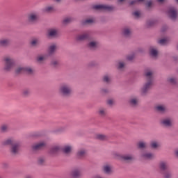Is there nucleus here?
<instances>
[{"mask_svg": "<svg viewBox=\"0 0 178 178\" xmlns=\"http://www.w3.org/2000/svg\"><path fill=\"white\" fill-rule=\"evenodd\" d=\"M138 147L140 149H143L144 148H147V143H145V142L140 141L138 143Z\"/></svg>", "mask_w": 178, "mask_h": 178, "instance_id": "obj_28", "label": "nucleus"}, {"mask_svg": "<svg viewBox=\"0 0 178 178\" xmlns=\"http://www.w3.org/2000/svg\"><path fill=\"white\" fill-rule=\"evenodd\" d=\"M86 152L84 149H81L77 152V156L78 158H83V156H86Z\"/></svg>", "mask_w": 178, "mask_h": 178, "instance_id": "obj_26", "label": "nucleus"}, {"mask_svg": "<svg viewBox=\"0 0 178 178\" xmlns=\"http://www.w3.org/2000/svg\"><path fill=\"white\" fill-rule=\"evenodd\" d=\"M95 22V19L94 18H90L84 21V24H92V23Z\"/></svg>", "mask_w": 178, "mask_h": 178, "instance_id": "obj_31", "label": "nucleus"}, {"mask_svg": "<svg viewBox=\"0 0 178 178\" xmlns=\"http://www.w3.org/2000/svg\"><path fill=\"white\" fill-rule=\"evenodd\" d=\"M150 145L152 148H158V147H159V143L156 141H152Z\"/></svg>", "mask_w": 178, "mask_h": 178, "instance_id": "obj_35", "label": "nucleus"}, {"mask_svg": "<svg viewBox=\"0 0 178 178\" xmlns=\"http://www.w3.org/2000/svg\"><path fill=\"white\" fill-rule=\"evenodd\" d=\"M159 168L161 170H166V169H168V163H166L165 161L160 162Z\"/></svg>", "mask_w": 178, "mask_h": 178, "instance_id": "obj_21", "label": "nucleus"}, {"mask_svg": "<svg viewBox=\"0 0 178 178\" xmlns=\"http://www.w3.org/2000/svg\"><path fill=\"white\" fill-rule=\"evenodd\" d=\"M1 131L3 133H6V131H9V124H2L1 127Z\"/></svg>", "mask_w": 178, "mask_h": 178, "instance_id": "obj_24", "label": "nucleus"}, {"mask_svg": "<svg viewBox=\"0 0 178 178\" xmlns=\"http://www.w3.org/2000/svg\"><path fill=\"white\" fill-rule=\"evenodd\" d=\"M151 5H152V1H149L147 3V8H150Z\"/></svg>", "mask_w": 178, "mask_h": 178, "instance_id": "obj_50", "label": "nucleus"}, {"mask_svg": "<svg viewBox=\"0 0 178 178\" xmlns=\"http://www.w3.org/2000/svg\"><path fill=\"white\" fill-rule=\"evenodd\" d=\"M49 37H56L58 35V31L56 29H50L48 31Z\"/></svg>", "mask_w": 178, "mask_h": 178, "instance_id": "obj_20", "label": "nucleus"}, {"mask_svg": "<svg viewBox=\"0 0 178 178\" xmlns=\"http://www.w3.org/2000/svg\"><path fill=\"white\" fill-rule=\"evenodd\" d=\"M127 59L128 60H133L134 59V54H131L127 56Z\"/></svg>", "mask_w": 178, "mask_h": 178, "instance_id": "obj_46", "label": "nucleus"}, {"mask_svg": "<svg viewBox=\"0 0 178 178\" xmlns=\"http://www.w3.org/2000/svg\"><path fill=\"white\" fill-rule=\"evenodd\" d=\"M58 151H60V147H59L58 145H56L51 149L52 154H55V152H58Z\"/></svg>", "mask_w": 178, "mask_h": 178, "instance_id": "obj_32", "label": "nucleus"}, {"mask_svg": "<svg viewBox=\"0 0 178 178\" xmlns=\"http://www.w3.org/2000/svg\"><path fill=\"white\" fill-rule=\"evenodd\" d=\"M134 16H135L137 19L138 17H140V16H141V13H140V11H135L134 13H133Z\"/></svg>", "mask_w": 178, "mask_h": 178, "instance_id": "obj_44", "label": "nucleus"}, {"mask_svg": "<svg viewBox=\"0 0 178 178\" xmlns=\"http://www.w3.org/2000/svg\"><path fill=\"white\" fill-rule=\"evenodd\" d=\"M172 172H166L164 174V177H165V178H172Z\"/></svg>", "mask_w": 178, "mask_h": 178, "instance_id": "obj_40", "label": "nucleus"}, {"mask_svg": "<svg viewBox=\"0 0 178 178\" xmlns=\"http://www.w3.org/2000/svg\"><path fill=\"white\" fill-rule=\"evenodd\" d=\"M103 170L104 172V173H106L107 175H111V173H112V172H113V168L111 167V165H105L103 167Z\"/></svg>", "mask_w": 178, "mask_h": 178, "instance_id": "obj_13", "label": "nucleus"}, {"mask_svg": "<svg viewBox=\"0 0 178 178\" xmlns=\"http://www.w3.org/2000/svg\"><path fill=\"white\" fill-rule=\"evenodd\" d=\"M72 20V19L71 17H66L63 19V23L64 24H68V23H70Z\"/></svg>", "mask_w": 178, "mask_h": 178, "instance_id": "obj_36", "label": "nucleus"}, {"mask_svg": "<svg viewBox=\"0 0 178 178\" xmlns=\"http://www.w3.org/2000/svg\"><path fill=\"white\" fill-rule=\"evenodd\" d=\"M176 1V2H177V3H178V0H175Z\"/></svg>", "mask_w": 178, "mask_h": 178, "instance_id": "obj_55", "label": "nucleus"}, {"mask_svg": "<svg viewBox=\"0 0 178 178\" xmlns=\"http://www.w3.org/2000/svg\"><path fill=\"white\" fill-rule=\"evenodd\" d=\"M4 70L9 72V70H12L15 67V60L11 57H6L4 58Z\"/></svg>", "mask_w": 178, "mask_h": 178, "instance_id": "obj_3", "label": "nucleus"}, {"mask_svg": "<svg viewBox=\"0 0 178 178\" xmlns=\"http://www.w3.org/2000/svg\"><path fill=\"white\" fill-rule=\"evenodd\" d=\"M10 44V40L9 39H1L0 40L1 47H8Z\"/></svg>", "mask_w": 178, "mask_h": 178, "instance_id": "obj_17", "label": "nucleus"}, {"mask_svg": "<svg viewBox=\"0 0 178 178\" xmlns=\"http://www.w3.org/2000/svg\"><path fill=\"white\" fill-rule=\"evenodd\" d=\"M124 2H129V0H118L119 4L124 3Z\"/></svg>", "mask_w": 178, "mask_h": 178, "instance_id": "obj_48", "label": "nucleus"}, {"mask_svg": "<svg viewBox=\"0 0 178 178\" xmlns=\"http://www.w3.org/2000/svg\"><path fill=\"white\" fill-rule=\"evenodd\" d=\"M107 104L108 105H113V99L108 100Z\"/></svg>", "mask_w": 178, "mask_h": 178, "instance_id": "obj_49", "label": "nucleus"}, {"mask_svg": "<svg viewBox=\"0 0 178 178\" xmlns=\"http://www.w3.org/2000/svg\"><path fill=\"white\" fill-rule=\"evenodd\" d=\"M56 51V45L51 44L48 49V54L49 55H52Z\"/></svg>", "mask_w": 178, "mask_h": 178, "instance_id": "obj_22", "label": "nucleus"}, {"mask_svg": "<svg viewBox=\"0 0 178 178\" xmlns=\"http://www.w3.org/2000/svg\"><path fill=\"white\" fill-rule=\"evenodd\" d=\"M45 147V143L41 142L33 146V151H38V149H42Z\"/></svg>", "mask_w": 178, "mask_h": 178, "instance_id": "obj_12", "label": "nucleus"}, {"mask_svg": "<svg viewBox=\"0 0 178 178\" xmlns=\"http://www.w3.org/2000/svg\"><path fill=\"white\" fill-rule=\"evenodd\" d=\"M150 54L152 55V56H154V58L158 56V50L154 48L150 49Z\"/></svg>", "mask_w": 178, "mask_h": 178, "instance_id": "obj_30", "label": "nucleus"}, {"mask_svg": "<svg viewBox=\"0 0 178 178\" xmlns=\"http://www.w3.org/2000/svg\"><path fill=\"white\" fill-rule=\"evenodd\" d=\"M54 2H58V3H59V2H61L62 1V0H54Z\"/></svg>", "mask_w": 178, "mask_h": 178, "instance_id": "obj_54", "label": "nucleus"}, {"mask_svg": "<svg viewBox=\"0 0 178 178\" xmlns=\"http://www.w3.org/2000/svg\"><path fill=\"white\" fill-rule=\"evenodd\" d=\"M123 34L125 37H129V35L131 34V31H130V29L129 28H125L123 31Z\"/></svg>", "mask_w": 178, "mask_h": 178, "instance_id": "obj_29", "label": "nucleus"}, {"mask_svg": "<svg viewBox=\"0 0 178 178\" xmlns=\"http://www.w3.org/2000/svg\"><path fill=\"white\" fill-rule=\"evenodd\" d=\"M60 92L63 95L67 97L72 94V87L69 84H63L60 87Z\"/></svg>", "mask_w": 178, "mask_h": 178, "instance_id": "obj_4", "label": "nucleus"}, {"mask_svg": "<svg viewBox=\"0 0 178 178\" xmlns=\"http://www.w3.org/2000/svg\"><path fill=\"white\" fill-rule=\"evenodd\" d=\"M44 162H45V159H44V158H39L38 160V163L39 165H44Z\"/></svg>", "mask_w": 178, "mask_h": 178, "instance_id": "obj_42", "label": "nucleus"}, {"mask_svg": "<svg viewBox=\"0 0 178 178\" xmlns=\"http://www.w3.org/2000/svg\"><path fill=\"white\" fill-rule=\"evenodd\" d=\"M168 15L171 19H176L177 17V10L175 8H170Z\"/></svg>", "mask_w": 178, "mask_h": 178, "instance_id": "obj_11", "label": "nucleus"}, {"mask_svg": "<svg viewBox=\"0 0 178 178\" xmlns=\"http://www.w3.org/2000/svg\"><path fill=\"white\" fill-rule=\"evenodd\" d=\"M144 0H133L129 3V5H136V3H138V2H143Z\"/></svg>", "mask_w": 178, "mask_h": 178, "instance_id": "obj_38", "label": "nucleus"}, {"mask_svg": "<svg viewBox=\"0 0 178 178\" xmlns=\"http://www.w3.org/2000/svg\"><path fill=\"white\" fill-rule=\"evenodd\" d=\"M30 94V90L29 89H25L23 90L24 95H29Z\"/></svg>", "mask_w": 178, "mask_h": 178, "instance_id": "obj_47", "label": "nucleus"}, {"mask_svg": "<svg viewBox=\"0 0 178 178\" xmlns=\"http://www.w3.org/2000/svg\"><path fill=\"white\" fill-rule=\"evenodd\" d=\"M142 156L144 159H154V158H155V154L152 153H145Z\"/></svg>", "mask_w": 178, "mask_h": 178, "instance_id": "obj_18", "label": "nucleus"}, {"mask_svg": "<svg viewBox=\"0 0 178 178\" xmlns=\"http://www.w3.org/2000/svg\"><path fill=\"white\" fill-rule=\"evenodd\" d=\"M43 12H46L47 13H51V12H55V7H54L53 6H46L43 9Z\"/></svg>", "mask_w": 178, "mask_h": 178, "instance_id": "obj_19", "label": "nucleus"}, {"mask_svg": "<svg viewBox=\"0 0 178 178\" xmlns=\"http://www.w3.org/2000/svg\"><path fill=\"white\" fill-rule=\"evenodd\" d=\"M175 155L178 157V149L175 150Z\"/></svg>", "mask_w": 178, "mask_h": 178, "instance_id": "obj_53", "label": "nucleus"}, {"mask_svg": "<svg viewBox=\"0 0 178 178\" xmlns=\"http://www.w3.org/2000/svg\"><path fill=\"white\" fill-rule=\"evenodd\" d=\"M15 73L19 74V73H27V74H33L34 73V70L30 67H18Z\"/></svg>", "mask_w": 178, "mask_h": 178, "instance_id": "obj_5", "label": "nucleus"}, {"mask_svg": "<svg viewBox=\"0 0 178 178\" xmlns=\"http://www.w3.org/2000/svg\"><path fill=\"white\" fill-rule=\"evenodd\" d=\"M168 42V40L166 39H161L159 41V44H161V45H165Z\"/></svg>", "mask_w": 178, "mask_h": 178, "instance_id": "obj_41", "label": "nucleus"}, {"mask_svg": "<svg viewBox=\"0 0 178 178\" xmlns=\"http://www.w3.org/2000/svg\"><path fill=\"white\" fill-rule=\"evenodd\" d=\"M168 81H169V83H170L171 84H176V83H177L176 79H175V78H173V77L170 78V79H168Z\"/></svg>", "mask_w": 178, "mask_h": 178, "instance_id": "obj_43", "label": "nucleus"}, {"mask_svg": "<svg viewBox=\"0 0 178 178\" xmlns=\"http://www.w3.org/2000/svg\"><path fill=\"white\" fill-rule=\"evenodd\" d=\"M99 114L100 116H105L106 115V110L105 108H100L99 110Z\"/></svg>", "mask_w": 178, "mask_h": 178, "instance_id": "obj_34", "label": "nucleus"}, {"mask_svg": "<svg viewBox=\"0 0 178 178\" xmlns=\"http://www.w3.org/2000/svg\"><path fill=\"white\" fill-rule=\"evenodd\" d=\"M51 64L53 65V66H56V65H58V61L54 60V61H52Z\"/></svg>", "mask_w": 178, "mask_h": 178, "instance_id": "obj_51", "label": "nucleus"}, {"mask_svg": "<svg viewBox=\"0 0 178 178\" xmlns=\"http://www.w3.org/2000/svg\"><path fill=\"white\" fill-rule=\"evenodd\" d=\"M38 19V15L35 13H31L28 15V20L31 23H34Z\"/></svg>", "mask_w": 178, "mask_h": 178, "instance_id": "obj_8", "label": "nucleus"}, {"mask_svg": "<svg viewBox=\"0 0 178 178\" xmlns=\"http://www.w3.org/2000/svg\"><path fill=\"white\" fill-rule=\"evenodd\" d=\"M103 80L105 83H109V81H111V76L106 75L104 76Z\"/></svg>", "mask_w": 178, "mask_h": 178, "instance_id": "obj_39", "label": "nucleus"}, {"mask_svg": "<svg viewBox=\"0 0 178 178\" xmlns=\"http://www.w3.org/2000/svg\"><path fill=\"white\" fill-rule=\"evenodd\" d=\"M166 0H157V2H159V3H162L163 2H165Z\"/></svg>", "mask_w": 178, "mask_h": 178, "instance_id": "obj_52", "label": "nucleus"}, {"mask_svg": "<svg viewBox=\"0 0 178 178\" xmlns=\"http://www.w3.org/2000/svg\"><path fill=\"white\" fill-rule=\"evenodd\" d=\"M92 9H95V10H108V12H112L115 7L106 5H95L92 6Z\"/></svg>", "mask_w": 178, "mask_h": 178, "instance_id": "obj_6", "label": "nucleus"}, {"mask_svg": "<svg viewBox=\"0 0 178 178\" xmlns=\"http://www.w3.org/2000/svg\"><path fill=\"white\" fill-rule=\"evenodd\" d=\"M123 67H124V63L120 62L118 63V69H123Z\"/></svg>", "mask_w": 178, "mask_h": 178, "instance_id": "obj_45", "label": "nucleus"}, {"mask_svg": "<svg viewBox=\"0 0 178 178\" xmlns=\"http://www.w3.org/2000/svg\"><path fill=\"white\" fill-rule=\"evenodd\" d=\"M72 149L73 147L69 145H65L62 148V151L64 152V154H70Z\"/></svg>", "mask_w": 178, "mask_h": 178, "instance_id": "obj_16", "label": "nucleus"}, {"mask_svg": "<svg viewBox=\"0 0 178 178\" xmlns=\"http://www.w3.org/2000/svg\"><path fill=\"white\" fill-rule=\"evenodd\" d=\"M70 175L73 178L80 177L81 176V171L78 169L74 170L71 172Z\"/></svg>", "mask_w": 178, "mask_h": 178, "instance_id": "obj_14", "label": "nucleus"}, {"mask_svg": "<svg viewBox=\"0 0 178 178\" xmlns=\"http://www.w3.org/2000/svg\"><path fill=\"white\" fill-rule=\"evenodd\" d=\"M3 145H11V153L13 154V155H16L17 154H19V143H16L13 140V138H8L6 140L2 142Z\"/></svg>", "mask_w": 178, "mask_h": 178, "instance_id": "obj_1", "label": "nucleus"}, {"mask_svg": "<svg viewBox=\"0 0 178 178\" xmlns=\"http://www.w3.org/2000/svg\"><path fill=\"white\" fill-rule=\"evenodd\" d=\"M156 111L158 112H161V113H163V112H165L166 111V107L163 105H159L156 107Z\"/></svg>", "mask_w": 178, "mask_h": 178, "instance_id": "obj_23", "label": "nucleus"}, {"mask_svg": "<svg viewBox=\"0 0 178 178\" xmlns=\"http://www.w3.org/2000/svg\"><path fill=\"white\" fill-rule=\"evenodd\" d=\"M130 104L131 105L136 106L138 104V99L137 98H132L130 99Z\"/></svg>", "mask_w": 178, "mask_h": 178, "instance_id": "obj_33", "label": "nucleus"}, {"mask_svg": "<svg viewBox=\"0 0 178 178\" xmlns=\"http://www.w3.org/2000/svg\"><path fill=\"white\" fill-rule=\"evenodd\" d=\"M48 58V55L47 54H42L40 55L37 57V60L39 62V63H42V62H45Z\"/></svg>", "mask_w": 178, "mask_h": 178, "instance_id": "obj_15", "label": "nucleus"}, {"mask_svg": "<svg viewBox=\"0 0 178 178\" xmlns=\"http://www.w3.org/2000/svg\"><path fill=\"white\" fill-rule=\"evenodd\" d=\"M89 48H90V49H95V48H97L98 47V42H90L88 44Z\"/></svg>", "mask_w": 178, "mask_h": 178, "instance_id": "obj_25", "label": "nucleus"}, {"mask_svg": "<svg viewBox=\"0 0 178 178\" xmlns=\"http://www.w3.org/2000/svg\"><path fill=\"white\" fill-rule=\"evenodd\" d=\"M161 124L165 127H171L173 126V121L170 118H164L161 120Z\"/></svg>", "mask_w": 178, "mask_h": 178, "instance_id": "obj_7", "label": "nucleus"}, {"mask_svg": "<svg viewBox=\"0 0 178 178\" xmlns=\"http://www.w3.org/2000/svg\"><path fill=\"white\" fill-rule=\"evenodd\" d=\"M88 37H90V32L86 31L83 34L78 35L76 36V40L78 41H84V40H87V38H88Z\"/></svg>", "mask_w": 178, "mask_h": 178, "instance_id": "obj_9", "label": "nucleus"}, {"mask_svg": "<svg viewBox=\"0 0 178 178\" xmlns=\"http://www.w3.org/2000/svg\"><path fill=\"white\" fill-rule=\"evenodd\" d=\"M40 42V40L38 39H33L31 42V45L35 46L38 45V44Z\"/></svg>", "mask_w": 178, "mask_h": 178, "instance_id": "obj_37", "label": "nucleus"}, {"mask_svg": "<svg viewBox=\"0 0 178 178\" xmlns=\"http://www.w3.org/2000/svg\"><path fill=\"white\" fill-rule=\"evenodd\" d=\"M121 159L125 162H131L134 160V156L131 154H124L121 156Z\"/></svg>", "mask_w": 178, "mask_h": 178, "instance_id": "obj_10", "label": "nucleus"}, {"mask_svg": "<svg viewBox=\"0 0 178 178\" xmlns=\"http://www.w3.org/2000/svg\"><path fill=\"white\" fill-rule=\"evenodd\" d=\"M96 138H97V140H106V138H108V136L104 134H99L96 135Z\"/></svg>", "mask_w": 178, "mask_h": 178, "instance_id": "obj_27", "label": "nucleus"}, {"mask_svg": "<svg viewBox=\"0 0 178 178\" xmlns=\"http://www.w3.org/2000/svg\"><path fill=\"white\" fill-rule=\"evenodd\" d=\"M152 74L153 73L152 72V71H147L145 73V76L147 80V82L145 84V86L142 88L143 94H145V92H147V91H148L151 88V86H152V80H153Z\"/></svg>", "mask_w": 178, "mask_h": 178, "instance_id": "obj_2", "label": "nucleus"}]
</instances>
